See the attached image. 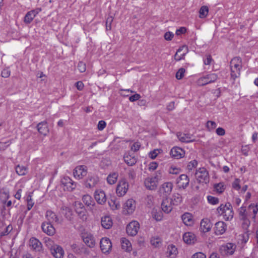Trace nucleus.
<instances>
[{
    "mask_svg": "<svg viewBox=\"0 0 258 258\" xmlns=\"http://www.w3.org/2000/svg\"><path fill=\"white\" fill-rule=\"evenodd\" d=\"M219 215H222L226 221L231 220L233 217V211L231 205L228 203L225 205L221 204L217 209Z\"/></svg>",
    "mask_w": 258,
    "mask_h": 258,
    "instance_id": "obj_1",
    "label": "nucleus"
},
{
    "mask_svg": "<svg viewBox=\"0 0 258 258\" xmlns=\"http://www.w3.org/2000/svg\"><path fill=\"white\" fill-rule=\"evenodd\" d=\"M218 79L217 75L215 73L208 74L200 78L197 81V84L199 86H203L207 84L215 82Z\"/></svg>",
    "mask_w": 258,
    "mask_h": 258,
    "instance_id": "obj_2",
    "label": "nucleus"
},
{
    "mask_svg": "<svg viewBox=\"0 0 258 258\" xmlns=\"http://www.w3.org/2000/svg\"><path fill=\"white\" fill-rule=\"evenodd\" d=\"M196 176L200 182L206 183L209 181V173L205 168H200L196 172Z\"/></svg>",
    "mask_w": 258,
    "mask_h": 258,
    "instance_id": "obj_3",
    "label": "nucleus"
},
{
    "mask_svg": "<svg viewBox=\"0 0 258 258\" xmlns=\"http://www.w3.org/2000/svg\"><path fill=\"white\" fill-rule=\"evenodd\" d=\"M128 189V183L125 179L120 180L116 187V194L119 197L123 196L127 191Z\"/></svg>",
    "mask_w": 258,
    "mask_h": 258,
    "instance_id": "obj_4",
    "label": "nucleus"
},
{
    "mask_svg": "<svg viewBox=\"0 0 258 258\" xmlns=\"http://www.w3.org/2000/svg\"><path fill=\"white\" fill-rule=\"evenodd\" d=\"M140 228L138 222L133 221L130 222L126 226V231L128 235L134 236L137 235Z\"/></svg>",
    "mask_w": 258,
    "mask_h": 258,
    "instance_id": "obj_5",
    "label": "nucleus"
},
{
    "mask_svg": "<svg viewBox=\"0 0 258 258\" xmlns=\"http://www.w3.org/2000/svg\"><path fill=\"white\" fill-rule=\"evenodd\" d=\"M61 182L65 190L72 191L76 186L75 183L68 176L62 178Z\"/></svg>",
    "mask_w": 258,
    "mask_h": 258,
    "instance_id": "obj_6",
    "label": "nucleus"
},
{
    "mask_svg": "<svg viewBox=\"0 0 258 258\" xmlns=\"http://www.w3.org/2000/svg\"><path fill=\"white\" fill-rule=\"evenodd\" d=\"M236 246L232 243H228L222 245L220 248V251L223 255H232L234 253Z\"/></svg>",
    "mask_w": 258,
    "mask_h": 258,
    "instance_id": "obj_7",
    "label": "nucleus"
},
{
    "mask_svg": "<svg viewBox=\"0 0 258 258\" xmlns=\"http://www.w3.org/2000/svg\"><path fill=\"white\" fill-rule=\"evenodd\" d=\"M172 188L173 184L171 182H165L160 187L159 191L161 196L167 197L171 194Z\"/></svg>",
    "mask_w": 258,
    "mask_h": 258,
    "instance_id": "obj_8",
    "label": "nucleus"
},
{
    "mask_svg": "<svg viewBox=\"0 0 258 258\" xmlns=\"http://www.w3.org/2000/svg\"><path fill=\"white\" fill-rule=\"evenodd\" d=\"M100 248L104 253L109 252L112 247V243L110 239L108 238H102L100 242Z\"/></svg>",
    "mask_w": 258,
    "mask_h": 258,
    "instance_id": "obj_9",
    "label": "nucleus"
},
{
    "mask_svg": "<svg viewBox=\"0 0 258 258\" xmlns=\"http://www.w3.org/2000/svg\"><path fill=\"white\" fill-rule=\"evenodd\" d=\"M46 222L51 224H59L60 221L56 214L51 210H47L45 213Z\"/></svg>",
    "mask_w": 258,
    "mask_h": 258,
    "instance_id": "obj_10",
    "label": "nucleus"
},
{
    "mask_svg": "<svg viewBox=\"0 0 258 258\" xmlns=\"http://www.w3.org/2000/svg\"><path fill=\"white\" fill-rule=\"evenodd\" d=\"M75 210L79 217L83 220L87 219L86 211L83 204L80 202H76L75 203Z\"/></svg>",
    "mask_w": 258,
    "mask_h": 258,
    "instance_id": "obj_11",
    "label": "nucleus"
},
{
    "mask_svg": "<svg viewBox=\"0 0 258 258\" xmlns=\"http://www.w3.org/2000/svg\"><path fill=\"white\" fill-rule=\"evenodd\" d=\"M29 246L33 250L36 252H40L43 250L41 242L38 239L34 237L30 239Z\"/></svg>",
    "mask_w": 258,
    "mask_h": 258,
    "instance_id": "obj_12",
    "label": "nucleus"
},
{
    "mask_svg": "<svg viewBox=\"0 0 258 258\" xmlns=\"http://www.w3.org/2000/svg\"><path fill=\"white\" fill-rule=\"evenodd\" d=\"M87 173V167L83 165L76 167L73 172L75 177L79 179L86 176Z\"/></svg>",
    "mask_w": 258,
    "mask_h": 258,
    "instance_id": "obj_13",
    "label": "nucleus"
},
{
    "mask_svg": "<svg viewBox=\"0 0 258 258\" xmlns=\"http://www.w3.org/2000/svg\"><path fill=\"white\" fill-rule=\"evenodd\" d=\"M144 184L147 188L149 190H155L158 184V180L156 177H148L145 179Z\"/></svg>",
    "mask_w": 258,
    "mask_h": 258,
    "instance_id": "obj_14",
    "label": "nucleus"
},
{
    "mask_svg": "<svg viewBox=\"0 0 258 258\" xmlns=\"http://www.w3.org/2000/svg\"><path fill=\"white\" fill-rule=\"evenodd\" d=\"M41 228L43 232L49 236H52L55 233V229L53 224L43 222L41 224Z\"/></svg>",
    "mask_w": 258,
    "mask_h": 258,
    "instance_id": "obj_15",
    "label": "nucleus"
},
{
    "mask_svg": "<svg viewBox=\"0 0 258 258\" xmlns=\"http://www.w3.org/2000/svg\"><path fill=\"white\" fill-rule=\"evenodd\" d=\"M136 208L135 202L133 199L126 201L123 207V211L125 214H131L133 213Z\"/></svg>",
    "mask_w": 258,
    "mask_h": 258,
    "instance_id": "obj_16",
    "label": "nucleus"
},
{
    "mask_svg": "<svg viewBox=\"0 0 258 258\" xmlns=\"http://www.w3.org/2000/svg\"><path fill=\"white\" fill-rule=\"evenodd\" d=\"M189 180L185 174H181L177 179V184L178 187L181 188H185L189 184Z\"/></svg>",
    "mask_w": 258,
    "mask_h": 258,
    "instance_id": "obj_17",
    "label": "nucleus"
},
{
    "mask_svg": "<svg viewBox=\"0 0 258 258\" xmlns=\"http://www.w3.org/2000/svg\"><path fill=\"white\" fill-rule=\"evenodd\" d=\"M212 223L208 218L203 219L201 221L200 229L204 233L210 231L212 227Z\"/></svg>",
    "mask_w": 258,
    "mask_h": 258,
    "instance_id": "obj_18",
    "label": "nucleus"
},
{
    "mask_svg": "<svg viewBox=\"0 0 258 258\" xmlns=\"http://www.w3.org/2000/svg\"><path fill=\"white\" fill-rule=\"evenodd\" d=\"M170 153L172 157L178 159L184 157L185 152L181 148L175 147L171 150Z\"/></svg>",
    "mask_w": 258,
    "mask_h": 258,
    "instance_id": "obj_19",
    "label": "nucleus"
},
{
    "mask_svg": "<svg viewBox=\"0 0 258 258\" xmlns=\"http://www.w3.org/2000/svg\"><path fill=\"white\" fill-rule=\"evenodd\" d=\"M84 242L89 247L92 248L95 245V240L91 234L84 233L82 236Z\"/></svg>",
    "mask_w": 258,
    "mask_h": 258,
    "instance_id": "obj_20",
    "label": "nucleus"
},
{
    "mask_svg": "<svg viewBox=\"0 0 258 258\" xmlns=\"http://www.w3.org/2000/svg\"><path fill=\"white\" fill-rule=\"evenodd\" d=\"M96 202L100 205L104 204L106 201V195L103 190H96L94 194Z\"/></svg>",
    "mask_w": 258,
    "mask_h": 258,
    "instance_id": "obj_21",
    "label": "nucleus"
},
{
    "mask_svg": "<svg viewBox=\"0 0 258 258\" xmlns=\"http://www.w3.org/2000/svg\"><path fill=\"white\" fill-rule=\"evenodd\" d=\"M226 228L227 225L224 222H217L214 227L215 233L216 235H221L225 232Z\"/></svg>",
    "mask_w": 258,
    "mask_h": 258,
    "instance_id": "obj_22",
    "label": "nucleus"
},
{
    "mask_svg": "<svg viewBox=\"0 0 258 258\" xmlns=\"http://www.w3.org/2000/svg\"><path fill=\"white\" fill-rule=\"evenodd\" d=\"M51 251L52 255L55 258H62L64 254L62 248L57 245H55L52 246Z\"/></svg>",
    "mask_w": 258,
    "mask_h": 258,
    "instance_id": "obj_23",
    "label": "nucleus"
},
{
    "mask_svg": "<svg viewBox=\"0 0 258 258\" xmlns=\"http://www.w3.org/2000/svg\"><path fill=\"white\" fill-rule=\"evenodd\" d=\"M37 127L39 133L44 136H46L49 133L47 123L45 121L39 122L37 124Z\"/></svg>",
    "mask_w": 258,
    "mask_h": 258,
    "instance_id": "obj_24",
    "label": "nucleus"
},
{
    "mask_svg": "<svg viewBox=\"0 0 258 258\" xmlns=\"http://www.w3.org/2000/svg\"><path fill=\"white\" fill-rule=\"evenodd\" d=\"M183 223L186 226H191L194 224V219L191 214L186 212L181 216Z\"/></svg>",
    "mask_w": 258,
    "mask_h": 258,
    "instance_id": "obj_25",
    "label": "nucleus"
},
{
    "mask_svg": "<svg viewBox=\"0 0 258 258\" xmlns=\"http://www.w3.org/2000/svg\"><path fill=\"white\" fill-rule=\"evenodd\" d=\"M172 203L166 198L162 201L161 204V209L165 213H169L172 210Z\"/></svg>",
    "mask_w": 258,
    "mask_h": 258,
    "instance_id": "obj_26",
    "label": "nucleus"
},
{
    "mask_svg": "<svg viewBox=\"0 0 258 258\" xmlns=\"http://www.w3.org/2000/svg\"><path fill=\"white\" fill-rule=\"evenodd\" d=\"M99 181V178L96 176H90L86 180L85 185L90 188L95 187Z\"/></svg>",
    "mask_w": 258,
    "mask_h": 258,
    "instance_id": "obj_27",
    "label": "nucleus"
},
{
    "mask_svg": "<svg viewBox=\"0 0 258 258\" xmlns=\"http://www.w3.org/2000/svg\"><path fill=\"white\" fill-rule=\"evenodd\" d=\"M187 51V48L185 46H182L179 48L174 55V59L176 61H179L181 59H183Z\"/></svg>",
    "mask_w": 258,
    "mask_h": 258,
    "instance_id": "obj_28",
    "label": "nucleus"
},
{
    "mask_svg": "<svg viewBox=\"0 0 258 258\" xmlns=\"http://www.w3.org/2000/svg\"><path fill=\"white\" fill-rule=\"evenodd\" d=\"M177 136L179 140L182 142L189 143L195 141L192 139V136L188 134H182L181 133H178Z\"/></svg>",
    "mask_w": 258,
    "mask_h": 258,
    "instance_id": "obj_29",
    "label": "nucleus"
},
{
    "mask_svg": "<svg viewBox=\"0 0 258 258\" xmlns=\"http://www.w3.org/2000/svg\"><path fill=\"white\" fill-rule=\"evenodd\" d=\"M183 240L187 244L194 243L196 241V236L192 232H186L183 235Z\"/></svg>",
    "mask_w": 258,
    "mask_h": 258,
    "instance_id": "obj_30",
    "label": "nucleus"
},
{
    "mask_svg": "<svg viewBox=\"0 0 258 258\" xmlns=\"http://www.w3.org/2000/svg\"><path fill=\"white\" fill-rule=\"evenodd\" d=\"M101 225L105 229H109L112 226V221L110 216H105L101 219Z\"/></svg>",
    "mask_w": 258,
    "mask_h": 258,
    "instance_id": "obj_31",
    "label": "nucleus"
},
{
    "mask_svg": "<svg viewBox=\"0 0 258 258\" xmlns=\"http://www.w3.org/2000/svg\"><path fill=\"white\" fill-rule=\"evenodd\" d=\"M178 253L177 248L173 244L169 245L166 252L167 256L175 258Z\"/></svg>",
    "mask_w": 258,
    "mask_h": 258,
    "instance_id": "obj_32",
    "label": "nucleus"
},
{
    "mask_svg": "<svg viewBox=\"0 0 258 258\" xmlns=\"http://www.w3.org/2000/svg\"><path fill=\"white\" fill-rule=\"evenodd\" d=\"M124 162L129 166H133L137 161V159L134 156L130 154L124 156Z\"/></svg>",
    "mask_w": 258,
    "mask_h": 258,
    "instance_id": "obj_33",
    "label": "nucleus"
},
{
    "mask_svg": "<svg viewBox=\"0 0 258 258\" xmlns=\"http://www.w3.org/2000/svg\"><path fill=\"white\" fill-rule=\"evenodd\" d=\"M247 211L250 216L251 213L253 214L252 218L254 219L258 212V204H256V205L250 204L247 208Z\"/></svg>",
    "mask_w": 258,
    "mask_h": 258,
    "instance_id": "obj_34",
    "label": "nucleus"
},
{
    "mask_svg": "<svg viewBox=\"0 0 258 258\" xmlns=\"http://www.w3.org/2000/svg\"><path fill=\"white\" fill-rule=\"evenodd\" d=\"M230 67L237 68L239 70L241 69V60L239 57H234L230 61Z\"/></svg>",
    "mask_w": 258,
    "mask_h": 258,
    "instance_id": "obj_35",
    "label": "nucleus"
},
{
    "mask_svg": "<svg viewBox=\"0 0 258 258\" xmlns=\"http://www.w3.org/2000/svg\"><path fill=\"white\" fill-rule=\"evenodd\" d=\"M121 247L126 251H130L132 249L131 243L128 240L125 238H123L121 240Z\"/></svg>",
    "mask_w": 258,
    "mask_h": 258,
    "instance_id": "obj_36",
    "label": "nucleus"
},
{
    "mask_svg": "<svg viewBox=\"0 0 258 258\" xmlns=\"http://www.w3.org/2000/svg\"><path fill=\"white\" fill-rule=\"evenodd\" d=\"M173 205H178L182 201L181 196L179 194H174L170 200Z\"/></svg>",
    "mask_w": 258,
    "mask_h": 258,
    "instance_id": "obj_37",
    "label": "nucleus"
},
{
    "mask_svg": "<svg viewBox=\"0 0 258 258\" xmlns=\"http://www.w3.org/2000/svg\"><path fill=\"white\" fill-rule=\"evenodd\" d=\"M118 174L116 172H113L109 174L107 177V181L110 184H114L117 179Z\"/></svg>",
    "mask_w": 258,
    "mask_h": 258,
    "instance_id": "obj_38",
    "label": "nucleus"
},
{
    "mask_svg": "<svg viewBox=\"0 0 258 258\" xmlns=\"http://www.w3.org/2000/svg\"><path fill=\"white\" fill-rule=\"evenodd\" d=\"M231 68V78L234 81L236 78L240 76V70L234 67H230Z\"/></svg>",
    "mask_w": 258,
    "mask_h": 258,
    "instance_id": "obj_39",
    "label": "nucleus"
},
{
    "mask_svg": "<svg viewBox=\"0 0 258 258\" xmlns=\"http://www.w3.org/2000/svg\"><path fill=\"white\" fill-rule=\"evenodd\" d=\"M35 17L31 11L28 12L25 15L24 21L26 24H30Z\"/></svg>",
    "mask_w": 258,
    "mask_h": 258,
    "instance_id": "obj_40",
    "label": "nucleus"
},
{
    "mask_svg": "<svg viewBox=\"0 0 258 258\" xmlns=\"http://www.w3.org/2000/svg\"><path fill=\"white\" fill-rule=\"evenodd\" d=\"M16 172L19 175H24L27 173V168L18 165L16 167Z\"/></svg>",
    "mask_w": 258,
    "mask_h": 258,
    "instance_id": "obj_41",
    "label": "nucleus"
},
{
    "mask_svg": "<svg viewBox=\"0 0 258 258\" xmlns=\"http://www.w3.org/2000/svg\"><path fill=\"white\" fill-rule=\"evenodd\" d=\"M82 200L83 203L88 206L93 205V203H94V201L92 197L88 195L84 196L83 197Z\"/></svg>",
    "mask_w": 258,
    "mask_h": 258,
    "instance_id": "obj_42",
    "label": "nucleus"
},
{
    "mask_svg": "<svg viewBox=\"0 0 258 258\" xmlns=\"http://www.w3.org/2000/svg\"><path fill=\"white\" fill-rule=\"evenodd\" d=\"M153 217L157 221H161L163 217L162 212L153 210L152 212Z\"/></svg>",
    "mask_w": 258,
    "mask_h": 258,
    "instance_id": "obj_43",
    "label": "nucleus"
},
{
    "mask_svg": "<svg viewBox=\"0 0 258 258\" xmlns=\"http://www.w3.org/2000/svg\"><path fill=\"white\" fill-rule=\"evenodd\" d=\"M209 12V9L208 7L207 6H202L199 11L200 13V18H205L208 13Z\"/></svg>",
    "mask_w": 258,
    "mask_h": 258,
    "instance_id": "obj_44",
    "label": "nucleus"
},
{
    "mask_svg": "<svg viewBox=\"0 0 258 258\" xmlns=\"http://www.w3.org/2000/svg\"><path fill=\"white\" fill-rule=\"evenodd\" d=\"M108 204L113 210L118 209L120 207L119 203L115 199H111L108 201Z\"/></svg>",
    "mask_w": 258,
    "mask_h": 258,
    "instance_id": "obj_45",
    "label": "nucleus"
},
{
    "mask_svg": "<svg viewBox=\"0 0 258 258\" xmlns=\"http://www.w3.org/2000/svg\"><path fill=\"white\" fill-rule=\"evenodd\" d=\"M216 123L213 121L209 120L207 122L206 127L209 131H213L216 127Z\"/></svg>",
    "mask_w": 258,
    "mask_h": 258,
    "instance_id": "obj_46",
    "label": "nucleus"
},
{
    "mask_svg": "<svg viewBox=\"0 0 258 258\" xmlns=\"http://www.w3.org/2000/svg\"><path fill=\"white\" fill-rule=\"evenodd\" d=\"M207 200L208 202L212 205H216L219 202V200L218 198L212 196H208L207 197Z\"/></svg>",
    "mask_w": 258,
    "mask_h": 258,
    "instance_id": "obj_47",
    "label": "nucleus"
},
{
    "mask_svg": "<svg viewBox=\"0 0 258 258\" xmlns=\"http://www.w3.org/2000/svg\"><path fill=\"white\" fill-rule=\"evenodd\" d=\"M161 151L162 150L161 149H155L149 153V157L151 159H154L156 158L158 155L161 153Z\"/></svg>",
    "mask_w": 258,
    "mask_h": 258,
    "instance_id": "obj_48",
    "label": "nucleus"
},
{
    "mask_svg": "<svg viewBox=\"0 0 258 258\" xmlns=\"http://www.w3.org/2000/svg\"><path fill=\"white\" fill-rule=\"evenodd\" d=\"M113 18L112 16H108L106 21V29L107 30L111 29V24L113 22Z\"/></svg>",
    "mask_w": 258,
    "mask_h": 258,
    "instance_id": "obj_49",
    "label": "nucleus"
},
{
    "mask_svg": "<svg viewBox=\"0 0 258 258\" xmlns=\"http://www.w3.org/2000/svg\"><path fill=\"white\" fill-rule=\"evenodd\" d=\"M128 177L130 180H134L136 177V173L133 169H130L128 171Z\"/></svg>",
    "mask_w": 258,
    "mask_h": 258,
    "instance_id": "obj_50",
    "label": "nucleus"
},
{
    "mask_svg": "<svg viewBox=\"0 0 258 258\" xmlns=\"http://www.w3.org/2000/svg\"><path fill=\"white\" fill-rule=\"evenodd\" d=\"M185 71L183 68H180L176 74V78L178 80L182 79L184 76Z\"/></svg>",
    "mask_w": 258,
    "mask_h": 258,
    "instance_id": "obj_51",
    "label": "nucleus"
},
{
    "mask_svg": "<svg viewBox=\"0 0 258 258\" xmlns=\"http://www.w3.org/2000/svg\"><path fill=\"white\" fill-rule=\"evenodd\" d=\"M27 210L28 211L30 210L31 208L33 207L34 205V202L32 201V197L31 195H29L27 197Z\"/></svg>",
    "mask_w": 258,
    "mask_h": 258,
    "instance_id": "obj_52",
    "label": "nucleus"
},
{
    "mask_svg": "<svg viewBox=\"0 0 258 258\" xmlns=\"http://www.w3.org/2000/svg\"><path fill=\"white\" fill-rule=\"evenodd\" d=\"M13 230L12 226L10 224L6 227L5 230L1 233V236H5L7 235L8 234L10 233V232Z\"/></svg>",
    "mask_w": 258,
    "mask_h": 258,
    "instance_id": "obj_53",
    "label": "nucleus"
},
{
    "mask_svg": "<svg viewBox=\"0 0 258 258\" xmlns=\"http://www.w3.org/2000/svg\"><path fill=\"white\" fill-rule=\"evenodd\" d=\"M78 69L81 73L85 72L86 70V64L82 61H80L78 64Z\"/></svg>",
    "mask_w": 258,
    "mask_h": 258,
    "instance_id": "obj_54",
    "label": "nucleus"
},
{
    "mask_svg": "<svg viewBox=\"0 0 258 258\" xmlns=\"http://www.w3.org/2000/svg\"><path fill=\"white\" fill-rule=\"evenodd\" d=\"M224 185L222 183H219L218 184H216L214 185V188L216 189V190L219 192L221 193L223 191L224 188Z\"/></svg>",
    "mask_w": 258,
    "mask_h": 258,
    "instance_id": "obj_55",
    "label": "nucleus"
},
{
    "mask_svg": "<svg viewBox=\"0 0 258 258\" xmlns=\"http://www.w3.org/2000/svg\"><path fill=\"white\" fill-rule=\"evenodd\" d=\"M151 243L155 247H158L161 243V240L158 238H153L151 239Z\"/></svg>",
    "mask_w": 258,
    "mask_h": 258,
    "instance_id": "obj_56",
    "label": "nucleus"
},
{
    "mask_svg": "<svg viewBox=\"0 0 258 258\" xmlns=\"http://www.w3.org/2000/svg\"><path fill=\"white\" fill-rule=\"evenodd\" d=\"M250 216L249 214L240 216V219L242 220L244 224L248 226L250 224V221L248 219V217Z\"/></svg>",
    "mask_w": 258,
    "mask_h": 258,
    "instance_id": "obj_57",
    "label": "nucleus"
},
{
    "mask_svg": "<svg viewBox=\"0 0 258 258\" xmlns=\"http://www.w3.org/2000/svg\"><path fill=\"white\" fill-rule=\"evenodd\" d=\"M206 58L204 59V63L205 65L210 64L211 61L213 60L211 55L208 54L205 56Z\"/></svg>",
    "mask_w": 258,
    "mask_h": 258,
    "instance_id": "obj_58",
    "label": "nucleus"
},
{
    "mask_svg": "<svg viewBox=\"0 0 258 258\" xmlns=\"http://www.w3.org/2000/svg\"><path fill=\"white\" fill-rule=\"evenodd\" d=\"M174 36V34L173 33L171 32H167L164 34V38L165 40L167 41L171 40Z\"/></svg>",
    "mask_w": 258,
    "mask_h": 258,
    "instance_id": "obj_59",
    "label": "nucleus"
},
{
    "mask_svg": "<svg viewBox=\"0 0 258 258\" xmlns=\"http://www.w3.org/2000/svg\"><path fill=\"white\" fill-rule=\"evenodd\" d=\"M10 71L8 69H6L2 71L1 75L4 78H8L10 76Z\"/></svg>",
    "mask_w": 258,
    "mask_h": 258,
    "instance_id": "obj_60",
    "label": "nucleus"
},
{
    "mask_svg": "<svg viewBox=\"0 0 258 258\" xmlns=\"http://www.w3.org/2000/svg\"><path fill=\"white\" fill-rule=\"evenodd\" d=\"M106 123L104 120H100L98 124V129L100 131L103 130L106 126Z\"/></svg>",
    "mask_w": 258,
    "mask_h": 258,
    "instance_id": "obj_61",
    "label": "nucleus"
},
{
    "mask_svg": "<svg viewBox=\"0 0 258 258\" xmlns=\"http://www.w3.org/2000/svg\"><path fill=\"white\" fill-rule=\"evenodd\" d=\"M239 216L249 214L248 211L246 210L245 207H241L239 210Z\"/></svg>",
    "mask_w": 258,
    "mask_h": 258,
    "instance_id": "obj_62",
    "label": "nucleus"
},
{
    "mask_svg": "<svg viewBox=\"0 0 258 258\" xmlns=\"http://www.w3.org/2000/svg\"><path fill=\"white\" fill-rule=\"evenodd\" d=\"M197 165L198 162L196 160H194L188 163L187 167L188 169L191 170L192 168L196 167Z\"/></svg>",
    "mask_w": 258,
    "mask_h": 258,
    "instance_id": "obj_63",
    "label": "nucleus"
},
{
    "mask_svg": "<svg viewBox=\"0 0 258 258\" xmlns=\"http://www.w3.org/2000/svg\"><path fill=\"white\" fill-rule=\"evenodd\" d=\"M192 258H206V256L202 252H197L192 255Z\"/></svg>",
    "mask_w": 258,
    "mask_h": 258,
    "instance_id": "obj_64",
    "label": "nucleus"
}]
</instances>
